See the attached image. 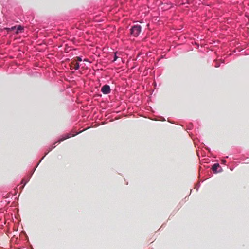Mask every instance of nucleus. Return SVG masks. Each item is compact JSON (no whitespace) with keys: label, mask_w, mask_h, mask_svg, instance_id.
<instances>
[{"label":"nucleus","mask_w":249,"mask_h":249,"mask_svg":"<svg viewBox=\"0 0 249 249\" xmlns=\"http://www.w3.org/2000/svg\"><path fill=\"white\" fill-rule=\"evenodd\" d=\"M118 58V57L117 56L116 53H115L113 61H116Z\"/></svg>","instance_id":"obj_6"},{"label":"nucleus","mask_w":249,"mask_h":249,"mask_svg":"<svg viewBox=\"0 0 249 249\" xmlns=\"http://www.w3.org/2000/svg\"><path fill=\"white\" fill-rule=\"evenodd\" d=\"M26 182L24 183V185H23V186L22 187V188H23V187H24V186H25V184H26Z\"/></svg>","instance_id":"obj_10"},{"label":"nucleus","mask_w":249,"mask_h":249,"mask_svg":"<svg viewBox=\"0 0 249 249\" xmlns=\"http://www.w3.org/2000/svg\"><path fill=\"white\" fill-rule=\"evenodd\" d=\"M16 26L12 27L11 28L7 29L9 31H14L16 29Z\"/></svg>","instance_id":"obj_8"},{"label":"nucleus","mask_w":249,"mask_h":249,"mask_svg":"<svg viewBox=\"0 0 249 249\" xmlns=\"http://www.w3.org/2000/svg\"><path fill=\"white\" fill-rule=\"evenodd\" d=\"M75 59L76 60L77 62V61H80H80H82V60L81 58L80 57H76Z\"/></svg>","instance_id":"obj_7"},{"label":"nucleus","mask_w":249,"mask_h":249,"mask_svg":"<svg viewBox=\"0 0 249 249\" xmlns=\"http://www.w3.org/2000/svg\"><path fill=\"white\" fill-rule=\"evenodd\" d=\"M21 183H24V179H22V180Z\"/></svg>","instance_id":"obj_11"},{"label":"nucleus","mask_w":249,"mask_h":249,"mask_svg":"<svg viewBox=\"0 0 249 249\" xmlns=\"http://www.w3.org/2000/svg\"><path fill=\"white\" fill-rule=\"evenodd\" d=\"M219 167V165L218 163L214 164L212 167V170L213 171L216 172L218 168Z\"/></svg>","instance_id":"obj_4"},{"label":"nucleus","mask_w":249,"mask_h":249,"mask_svg":"<svg viewBox=\"0 0 249 249\" xmlns=\"http://www.w3.org/2000/svg\"><path fill=\"white\" fill-rule=\"evenodd\" d=\"M224 162H225V160L223 161V163H224Z\"/></svg>","instance_id":"obj_13"},{"label":"nucleus","mask_w":249,"mask_h":249,"mask_svg":"<svg viewBox=\"0 0 249 249\" xmlns=\"http://www.w3.org/2000/svg\"><path fill=\"white\" fill-rule=\"evenodd\" d=\"M102 93L104 94H107L110 92V88L109 85H105L103 86L101 89Z\"/></svg>","instance_id":"obj_3"},{"label":"nucleus","mask_w":249,"mask_h":249,"mask_svg":"<svg viewBox=\"0 0 249 249\" xmlns=\"http://www.w3.org/2000/svg\"><path fill=\"white\" fill-rule=\"evenodd\" d=\"M79 64L76 59H74L71 62V64L70 65L71 69L77 70L79 68Z\"/></svg>","instance_id":"obj_2"},{"label":"nucleus","mask_w":249,"mask_h":249,"mask_svg":"<svg viewBox=\"0 0 249 249\" xmlns=\"http://www.w3.org/2000/svg\"><path fill=\"white\" fill-rule=\"evenodd\" d=\"M23 31V27H22L21 26L19 25L17 27V30L16 31V33L18 34L20 32H22Z\"/></svg>","instance_id":"obj_5"},{"label":"nucleus","mask_w":249,"mask_h":249,"mask_svg":"<svg viewBox=\"0 0 249 249\" xmlns=\"http://www.w3.org/2000/svg\"><path fill=\"white\" fill-rule=\"evenodd\" d=\"M70 138V136H67V137H66V138H63V139H61L59 140V142L63 141V140H65V139H67V138Z\"/></svg>","instance_id":"obj_9"},{"label":"nucleus","mask_w":249,"mask_h":249,"mask_svg":"<svg viewBox=\"0 0 249 249\" xmlns=\"http://www.w3.org/2000/svg\"><path fill=\"white\" fill-rule=\"evenodd\" d=\"M141 31L142 27L140 25H135L131 27L130 34L132 36L137 37L141 32Z\"/></svg>","instance_id":"obj_1"},{"label":"nucleus","mask_w":249,"mask_h":249,"mask_svg":"<svg viewBox=\"0 0 249 249\" xmlns=\"http://www.w3.org/2000/svg\"><path fill=\"white\" fill-rule=\"evenodd\" d=\"M224 162H225V160L223 161V163H224Z\"/></svg>","instance_id":"obj_12"}]
</instances>
